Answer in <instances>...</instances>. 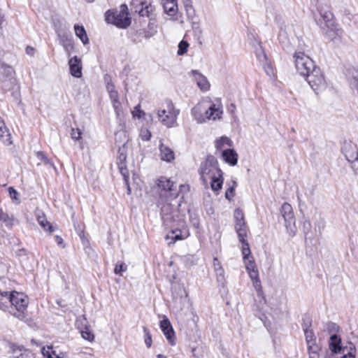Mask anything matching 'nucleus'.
Returning <instances> with one entry per match:
<instances>
[{"label":"nucleus","mask_w":358,"mask_h":358,"mask_svg":"<svg viewBox=\"0 0 358 358\" xmlns=\"http://www.w3.org/2000/svg\"><path fill=\"white\" fill-rule=\"evenodd\" d=\"M38 222L40 224V225L45 229V230H48L50 232H52L53 231V227L51 225V224L48 222L45 219L43 218L42 220L39 219L38 220Z\"/></svg>","instance_id":"obj_42"},{"label":"nucleus","mask_w":358,"mask_h":358,"mask_svg":"<svg viewBox=\"0 0 358 358\" xmlns=\"http://www.w3.org/2000/svg\"><path fill=\"white\" fill-rule=\"evenodd\" d=\"M246 224L245 222V220H239L236 221L235 223V230H238L239 229L246 228Z\"/></svg>","instance_id":"obj_54"},{"label":"nucleus","mask_w":358,"mask_h":358,"mask_svg":"<svg viewBox=\"0 0 358 358\" xmlns=\"http://www.w3.org/2000/svg\"><path fill=\"white\" fill-rule=\"evenodd\" d=\"M109 94L110 99L113 103V108L115 110V114L117 117H119L122 112L121 103L118 99V92L117 91L112 92Z\"/></svg>","instance_id":"obj_25"},{"label":"nucleus","mask_w":358,"mask_h":358,"mask_svg":"<svg viewBox=\"0 0 358 358\" xmlns=\"http://www.w3.org/2000/svg\"><path fill=\"white\" fill-rule=\"evenodd\" d=\"M224 145L231 146L232 141L227 136H222L216 141V148L217 149H221Z\"/></svg>","instance_id":"obj_35"},{"label":"nucleus","mask_w":358,"mask_h":358,"mask_svg":"<svg viewBox=\"0 0 358 358\" xmlns=\"http://www.w3.org/2000/svg\"><path fill=\"white\" fill-rule=\"evenodd\" d=\"M350 166L354 173L356 176H358V160L355 161L354 163L352 165H350Z\"/></svg>","instance_id":"obj_57"},{"label":"nucleus","mask_w":358,"mask_h":358,"mask_svg":"<svg viewBox=\"0 0 358 358\" xmlns=\"http://www.w3.org/2000/svg\"><path fill=\"white\" fill-rule=\"evenodd\" d=\"M189 185H180L179 186V190L178 191V194L180 192H188L189 191Z\"/></svg>","instance_id":"obj_61"},{"label":"nucleus","mask_w":358,"mask_h":358,"mask_svg":"<svg viewBox=\"0 0 358 358\" xmlns=\"http://www.w3.org/2000/svg\"><path fill=\"white\" fill-rule=\"evenodd\" d=\"M294 57L296 71L303 77L317 67L312 59L302 52H295Z\"/></svg>","instance_id":"obj_8"},{"label":"nucleus","mask_w":358,"mask_h":358,"mask_svg":"<svg viewBox=\"0 0 358 358\" xmlns=\"http://www.w3.org/2000/svg\"><path fill=\"white\" fill-rule=\"evenodd\" d=\"M127 266L124 262H118L115 266L114 273L117 275H122V272L127 271Z\"/></svg>","instance_id":"obj_37"},{"label":"nucleus","mask_w":358,"mask_h":358,"mask_svg":"<svg viewBox=\"0 0 358 358\" xmlns=\"http://www.w3.org/2000/svg\"><path fill=\"white\" fill-rule=\"evenodd\" d=\"M10 348L14 358H35L34 354L23 345L10 343Z\"/></svg>","instance_id":"obj_14"},{"label":"nucleus","mask_w":358,"mask_h":358,"mask_svg":"<svg viewBox=\"0 0 358 358\" xmlns=\"http://www.w3.org/2000/svg\"><path fill=\"white\" fill-rule=\"evenodd\" d=\"M234 196V187H230L225 192V197L227 199H231Z\"/></svg>","instance_id":"obj_53"},{"label":"nucleus","mask_w":358,"mask_h":358,"mask_svg":"<svg viewBox=\"0 0 358 358\" xmlns=\"http://www.w3.org/2000/svg\"><path fill=\"white\" fill-rule=\"evenodd\" d=\"M317 10L320 13L319 25L324 34L331 39L338 34L339 29L331 7L327 3H319Z\"/></svg>","instance_id":"obj_1"},{"label":"nucleus","mask_w":358,"mask_h":358,"mask_svg":"<svg viewBox=\"0 0 358 358\" xmlns=\"http://www.w3.org/2000/svg\"><path fill=\"white\" fill-rule=\"evenodd\" d=\"M8 219V214L4 213L2 210H0V221L6 222Z\"/></svg>","instance_id":"obj_60"},{"label":"nucleus","mask_w":358,"mask_h":358,"mask_svg":"<svg viewBox=\"0 0 358 358\" xmlns=\"http://www.w3.org/2000/svg\"><path fill=\"white\" fill-rule=\"evenodd\" d=\"M308 353H312L313 355H318V352L320 351V347L316 344V343H310L308 344Z\"/></svg>","instance_id":"obj_44"},{"label":"nucleus","mask_w":358,"mask_h":358,"mask_svg":"<svg viewBox=\"0 0 358 358\" xmlns=\"http://www.w3.org/2000/svg\"><path fill=\"white\" fill-rule=\"evenodd\" d=\"M342 152L346 160L352 165L358 160V148L356 144L351 141H345L342 147Z\"/></svg>","instance_id":"obj_12"},{"label":"nucleus","mask_w":358,"mask_h":358,"mask_svg":"<svg viewBox=\"0 0 358 358\" xmlns=\"http://www.w3.org/2000/svg\"><path fill=\"white\" fill-rule=\"evenodd\" d=\"M341 343V339L338 335L333 334L330 336L329 348L332 352L337 353L342 351Z\"/></svg>","instance_id":"obj_24"},{"label":"nucleus","mask_w":358,"mask_h":358,"mask_svg":"<svg viewBox=\"0 0 358 358\" xmlns=\"http://www.w3.org/2000/svg\"><path fill=\"white\" fill-rule=\"evenodd\" d=\"M191 222L195 228H198L199 227V222L197 218H193L191 217Z\"/></svg>","instance_id":"obj_63"},{"label":"nucleus","mask_w":358,"mask_h":358,"mask_svg":"<svg viewBox=\"0 0 358 358\" xmlns=\"http://www.w3.org/2000/svg\"><path fill=\"white\" fill-rule=\"evenodd\" d=\"M347 76L351 87L358 92V69L350 68L348 69Z\"/></svg>","instance_id":"obj_21"},{"label":"nucleus","mask_w":358,"mask_h":358,"mask_svg":"<svg viewBox=\"0 0 358 358\" xmlns=\"http://www.w3.org/2000/svg\"><path fill=\"white\" fill-rule=\"evenodd\" d=\"M188 46H189V44L187 41H180L178 44V54L179 55H184L187 52Z\"/></svg>","instance_id":"obj_40"},{"label":"nucleus","mask_w":358,"mask_h":358,"mask_svg":"<svg viewBox=\"0 0 358 358\" xmlns=\"http://www.w3.org/2000/svg\"><path fill=\"white\" fill-rule=\"evenodd\" d=\"M180 110L174 106L171 101H168L163 108H159L157 111L159 121L168 128H171L177 125V117Z\"/></svg>","instance_id":"obj_5"},{"label":"nucleus","mask_w":358,"mask_h":358,"mask_svg":"<svg viewBox=\"0 0 358 358\" xmlns=\"http://www.w3.org/2000/svg\"><path fill=\"white\" fill-rule=\"evenodd\" d=\"M144 113L142 110H140L139 106L135 107V110L133 112L134 116H136L138 118L141 117V114Z\"/></svg>","instance_id":"obj_58"},{"label":"nucleus","mask_w":358,"mask_h":358,"mask_svg":"<svg viewBox=\"0 0 358 358\" xmlns=\"http://www.w3.org/2000/svg\"><path fill=\"white\" fill-rule=\"evenodd\" d=\"M161 217L164 226L167 229H178L183 224V216L180 215L178 209L173 208L170 203H165L161 208Z\"/></svg>","instance_id":"obj_4"},{"label":"nucleus","mask_w":358,"mask_h":358,"mask_svg":"<svg viewBox=\"0 0 358 358\" xmlns=\"http://www.w3.org/2000/svg\"><path fill=\"white\" fill-rule=\"evenodd\" d=\"M224 160L231 166H235L238 162V154L234 149H227L222 152Z\"/></svg>","instance_id":"obj_18"},{"label":"nucleus","mask_w":358,"mask_h":358,"mask_svg":"<svg viewBox=\"0 0 358 358\" xmlns=\"http://www.w3.org/2000/svg\"><path fill=\"white\" fill-rule=\"evenodd\" d=\"M74 30L75 34L76 36H78L81 41L83 43V44H87L89 43V38L87 37L86 31L83 26H80L78 24L74 25Z\"/></svg>","instance_id":"obj_27"},{"label":"nucleus","mask_w":358,"mask_h":358,"mask_svg":"<svg viewBox=\"0 0 358 358\" xmlns=\"http://www.w3.org/2000/svg\"><path fill=\"white\" fill-rule=\"evenodd\" d=\"M248 273L252 281L259 280V272L257 268L248 271Z\"/></svg>","instance_id":"obj_46"},{"label":"nucleus","mask_w":358,"mask_h":358,"mask_svg":"<svg viewBox=\"0 0 358 358\" xmlns=\"http://www.w3.org/2000/svg\"><path fill=\"white\" fill-rule=\"evenodd\" d=\"M157 185L161 190V196L167 197L169 199H176L178 196V192L174 188L175 182L169 179L161 177L158 180Z\"/></svg>","instance_id":"obj_11"},{"label":"nucleus","mask_w":358,"mask_h":358,"mask_svg":"<svg viewBox=\"0 0 358 358\" xmlns=\"http://www.w3.org/2000/svg\"><path fill=\"white\" fill-rule=\"evenodd\" d=\"M222 112L220 103H211L208 106H205L204 103H199L192 109V116L200 124L206 120L220 119Z\"/></svg>","instance_id":"obj_3"},{"label":"nucleus","mask_w":358,"mask_h":358,"mask_svg":"<svg viewBox=\"0 0 358 358\" xmlns=\"http://www.w3.org/2000/svg\"><path fill=\"white\" fill-rule=\"evenodd\" d=\"M8 192H9L10 196L12 199L18 200V198H17L18 193L13 187H10L8 188Z\"/></svg>","instance_id":"obj_52"},{"label":"nucleus","mask_w":358,"mask_h":358,"mask_svg":"<svg viewBox=\"0 0 358 358\" xmlns=\"http://www.w3.org/2000/svg\"><path fill=\"white\" fill-rule=\"evenodd\" d=\"M241 243L243 245L242 248H241V252H242L243 259L250 258L251 257L250 256L251 252H250V249L249 244H248V241H246L244 242H241Z\"/></svg>","instance_id":"obj_36"},{"label":"nucleus","mask_w":358,"mask_h":358,"mask_svg":"<svg viewBox=\"0 0 358 358\" xmlns=\"http://www.w3.org/2000/svg\"><path fill=\"white\" fill-rule=\"evenodd\" d=\"M236 231L238 235V240L241 243L247 241L246 240L247 233H248L247 227L243 228V229H239L238 230H236Z\"/></svg>","instance_id":"obj_39"},{"label":"nucleus","mask_w":358,"mask_h":358,"mask_svg":"<svg viewBox=\"0 0 358 358\" xmlns=\"http://www.w3.org/2000/svg\"><path fill=\"white\" fill-rule=\"evenodd\" d=\"M165 12L171 16H173L177 11V3L175 0H162Z\"/></svg>","instance_id":"obj_23"},{"label":"nucleus","mask_w":358,"mask_h":358,"mask_svg":"<svg viewBox=\"0 0 358 358\" xmlns=\"http://www.w3.org/2000/svg\"><path fill=\"white\" fill-rule=\"evenodd\" d=\"M280 213L284 218L287 233L291 236L296 234V220L292 206L288 203H284L281 206Z\"/></svg>","instance_id":"obj_10"},{"label":"nucleus","mask_w":358,"mask_h":358,"mask_svg":"<svg viewBox=\"0 0 358 358\" xmlns=\"http://www.w3.org/2000/svg\"><path fill=\"white\" fill-rule=\"evenodd\" d=\"M13 74L14 70L10 66L0 62V78L2 80L10 79Z\"/></svg>","instance_id":"obj_22"},{"label":"nucleus","mask_w":358,"mask_h":358,"mask_svg":"<svg viewBox=\"0 0 358 358\" xmlns=\"http://www.w3.org/2000/svg\"><path fill=\"white\" fill-rule=\"evenodd\" d=\"M209 180H211L210 186L213 191H219L222 188L223 183L222 173L215 176H213V178Z\"/></svg>","instance_id":"obj_28"},{"label":"nucleus","mask_w":358,"mask_h":358,"mask_svg":"<svg viewBox=\"0 0 358 358\" xmlns=\"http://www.w3.org/2000/svg\"><path fill=\"white\" fill-rule=\"evenodd\" d=\"M214 266L215 267V270L217 271V273L220 275H222L223 273V269L220 266V263L218 262L217 259H214Z\"/></svg>","instance_id":"obj_55"},{"label":"nucleus","mask_w":358,"mask_h":358,"mask_svg":"<svg viewBox=\"0 0 358 358\" xmlns=\"http://www.w3.org/2000/svg\"><path fill=\"white\" fill-rule=\"evenodd\" d=\"M50 350H51V352L47 351L45 353H43L45 355H47L48 358H61L59 355L55 354V352L52 350V348H50Z\"/></svg>","instance_id":"obj_56"},{"label":"nucleus","mask_w":358,"mask_h":358,"mask_svg":"<svg viewBox=\"0 0 358 358\" xmlns=\"http://www.w3.org/2000/svg\"><path fill=\"white\" fill-rule=\"evenodd\" d=\"M191 74L201 91H208L210 89V83L207 78L196 70H192Z\"/></svg>","instance_id":"obj_16"},{"label":"nucleus","mask_w":358,"mask_h":358,"mask_svg":"<svg viewBox=\"0 0 358 358\" xmlns=\"http://www.w3.org/2000/svg\"><path fill=\"white\" fill-rule=\"evenodd\" d=\"M71 74L76 78L82 76V62L77 56L71 58L69 61Z\"/></svg>","instance_id":"obj_15"},{"label":"nucleus","mask_w":358,"mask_h":358,"mask_svg":"<svg viewBox=\"0 0 358 358\" xmlns=\"http://www.w3.org/2000/svg\"><path fill=\"white\" fill-rule=\"evenodd\" d=\"M105 17L108 23L113 24L119 28L125 29L131 24V19L128 17L127 6L125 4L121 5L120 11L108 10Z\"/></svg>","instance_id":"obj_6"},{"label":"nucleus","mask_w":358,"mask_h":358,"mask_svg":"<svg viewBox=\"0 0 358 358\" xmlns=\"http://www.w3.org/2000/svg\"><path fill=\"white\" fill-rule=\"evenodd\" d=\"M106 88H107V91H108V93L117 91L115 90V88L114 85L113 83H109V82L107 83Z\"/></svg>","instance_id":"obj_59"},{"label":"nucleus","mask_w":358,"mask_h":358,"mask_svg":"<svg viewBox=\"0 0 358 358\" xmlns=\"http://www.w3.org/2000/svg\"><path fill=\"white\" fill-rule=\"evenodd\" d=\"M310 325V322H308V323L304 324L303 327L307 345L316 343V338L315 336L314 332L312 329H309Z\"/></svg>","instance_id":"obj_26"},{"label":"nucleus","mask_w":358,"mask_h":358,"mask_svg":"<svg viewBox=\"0 0 358 358\" xmlns=\"http://www.w3.org/2000/svg\"><path fill=\"white\" fill-rule=\"evenodd\" d=\"M301 223L302 224V230L303 234L307 235L311 230L310 221L305 216H303Z\"/></svg>","instance_id":"obj_33"},{"label":"nucleus","mask_w":358,"mask_h":358,"mask_svg":"<svg viewBox=\"0 0 358 358\" xmlns=\"http://www.w3.org/2000/svg\"><path fill=\"white\" fill-rule=\"evenodd\" d=\"M140 137L143 141H149L151 138V133L148 129H141L140 131Z\"/></svg>","instance_id":"obj_43"},{"label":"nucleus","mask_w":358,"mask_h":358,"mask_svg":"<svg viewBox=\"0 0 358 358\" xmlns=\"http://www.w3.org/2000/svg\"><path fill=\"white\" fill-rule=\"evenodd\" d=\"M0 141L6 145H10V134L8 131L3 120L0 117Z\"/></svg>","instance_id":"obj_19"},{"label":"nucleus","mask_w":358,"mask_h":358,"mask_svg":"<svg viewBox=\"0 0 358 358\" xmlns=\"http://www.w3.org/2000/svg\"><path fill=\"white\" fill-rule=\"evenodd\" d=\"M255 55L259 62L262 64H267V56L261 45V43H258V47L255 50Z\"/></svg>","instance_id":"obj_29"},{"label":"nucleus","mask_w":358,"mask_h":358,"mask_svg":"<svg viewBox=\"0 0 358 358\" xmlns=\"http://www.w3.org/2000/svg\"><path fill=\"white\" fill-rule=\"evenodd\" d=\"M71 136L73 139L78 141L81 138V131L79 129L72 128Z\"/></svg>","instance_id":"obj_47"},{"label":"nucleus","mask_w":358,"mask_h":358,"mask_svg":"<svg viewBox=\"0 0 358 358\" xmlns=\"http://www.w3.org/2000/svg\"><path fill=\"white\" fill-rule=\"evenodd\" d=\"M55 240L58 245L62 246V248H64V245H63V239L59 236H55Z\"/></svg>","instance_id":"obj_62"},{"label":"nucleus","mask_w":358,"mask_h":358,"mask_svg":"<svg viewBox=\"0 0 358 358\" xmlns=\"http://www.w3.org/2000/svg\"><path fill=\"white\" fill-rule=\"evenodd\" d=\"M253 286L257 291V296L260 299L259 303H266V299L264 295V292L262 290V287L261 285L260 280H257L255 281H252Z\"/></svg>","instance_id":"obj_30"},{"label":"nucleus","mask_w":358,"mask_h":358,"mask_svg":"<svg viewBox=\"0 0 358 358\" xmlns=\"http://www.w3.org/2000/svg\"><path fill=\"white\" fill-rule=\"evenodd\" d=\"M81 335L84 339L87 340L89 341H91L94 339V335L87 329L82 331Z\"/></svg>","instance_id":"obj_48"},{"label":"nucleus","mask_w":358,"mask_h":358,"mask_svg":"<svg viewBox=\"0 0 358 358\" xmlns=\"http://www.w3.org/2000/svg\"><path fill=\"white\" fill-rule=\"evenodd\" d=\"M243 261L247 271L256 268L255 262L252 257H250L248 259H244Z\"/></svg>","instance_id":"obj_38"},{"label":"nucleus","mask_w":358,"mask_h":358,"mask_svg":"<svg viewBox=\"0 0 358 358\" xmlns=\"http://www.w3.org/2000/svg\"><path fill=\"white\" fill-rule=\"evenodd\" d=\"M118 166H119L120 173L123 176V178L125 180V182L127 183L128 179H129V172H128L127 169L126 168V165L124 164V165H118Z\"/></svg>","instance_id":"obj_45"},{"label":"nucleus","mask_w":358,"mask_h":358,"mask_svg":"<svg viewBox=\"0 0 358 358\" xmlns=\"http://www.w3.org/2000/svg\"><path fill=\"white\" fill-rule=\"evenodd\" d=\"M152 11V6L151 4L142 3V8L138 11L139 15L143 17H149L150 13Z\"/></svg>","instance_id":"obj_34"},{"label":"nucleus","mask_w":358,"mask_h":358,"mask_svg":"<svg viewBox=\"0 0 358 358\" xmlns=\"http://www.w3.org/2000/svg\"><path fill=\"white\" fill-rule=\"evenodd\" d=\"M57 36L64 48L66 52L71 50L73 48V37L71 35L66 34H61L57 32Z\"/></svg>","instance_id":"obj_20"},{"label":"nucleus","mask_w":358,"mask_h":358,"mask_svg":"<svg viewBox=\"0 0 358 358\" xmlns=\"http://www.w3.org/2000/svg\"><path fill=\"white\" fill-rule=\"evenodd\" d=\"M305 78L312 90L316 94L324 91L327 86L324 74L318 66L313 69Z\"/></svg>","instance_id":"obj_9"},{"label":"nucleus","mask_w":358,"mask_h":358,"mask_svg":"<svg viewBox=\"0 0 358 358\" xmlns=\"http://www.w3.org/2000/svg\"><path fill=\"white\" fill-rule=\"evenodd\" d=\"M26 52H27V55H33L34 52V49L33 48H31V47L28 46L26 48Z\"/></svg>","instance_id":"obj_64"},{"label":"nucleus","mask_w":358,"mask_h":358,"mask_svg":"<svg viewBox=\"0 0 358 358\" xmlns=\"http://www.w3.org/2000/svg\"><path fill=\"white\" fill-rule=\"evenodd\" d=\"M343 351V355L341 358H355V348H350V351L348 352L347 354L344 353V350Z\"/></svg>","instance_id":"obj_50"},{"label":"nucleus","mask_w":358,"mask_h":358,"mask_svg":"<svg viewBox=\"0 0 358 358\" xmlns=\"http://www.w3.org/2000/svg\"><path fill=\"white\" fill-rule=\"evenodd\" d=\"M160 158L162 160L171 162L174 159L175 155L173 150L161 142L159 144Z\"/></svg>","instance_id":"obj_17"},{"label":"nucleus","mask_w":358,"mask_h":358,"mask_svg":"<svg viewBox=\"0 0 358 358\" xmlns=\"http://www.w3.org/2000/svg\"><path fill=\"white\" fill-rule=\"evenodd\" d=\"M0 296L6 299V303H10V307L8 310L10 314L22 320L25 318V310L28 306L27 296L22 293L8 292H0Z\"/></svg>","instance_id":"obj_2"},{"label":"nucleus","mask_w":358,"mask_h":358,"mask_svg":"<svg viewBox=\"0 0 358 358\" xmlns=\"http://www.w3.org/2000/svg\"><path fill=\"white\" fill-rule=\"evenodd\" d=\"M222 171L218 167L217 159L213 156H208L206 161L201 164L199 174L201 180L204 185L208 184V180L213 176L218 175Z\"/></svg>","instance_id":"obj_7"},{"label":"nucleus","mask_w":358,"mask_h":358,"mask_svg":"<svg viewBox=\"0 0 358 358\" xmlns=\"http://www.w3.org/2000/svg\"><path fill=\"white\" fill-rule=\"evenodd\" d=\"M160 328L166 338L171 345L176 344V336L173 327L166 317L160 322Z\"/></svg>","instance_id":"obj_13"},{"label":"nucleus","mask_w":358,"mask_h":358,"mask_svg":"<svg viewBox=\"0 0 358 358\" xmlns=\"http://www.w3.org/2000/svg\"><path fill=\"white\" fill-rule=\"evenodd\" d=\"M120 155L118 156L117 160H118V165H124L125 164V161L127 159V155L121 152V150H119Z\"/></svg>","instance_id":"obj_51"},{"label":"nucleus","mask_w":358,"mask_h":358,"mask_svg":"<svg viewBox=\"0 0 358 358\" xmlns=\"http://www.w3.org/2000/svg\"><path fill=\"white\" fill-rule=\"evenodd\" d=\"M234 218L236 222L239 220H244V215L240 209H236L234 211Z\"/></svg>","instance_id":"obj_49"},{"label":"nucleus","mask_w":358,"mask_h":358,"mask_svg":"<svg viewBox=\"0 0 358 358\" xmlns=\"http://www.w3.org/2000/svg\"><path fill=\"white\" fill-rule=\"evenodd\" d=\"M36 157L40 161L44 162L45 164L49 165L50 166L52 167L55 170H56L55 164L45 156L43 152H37Z\"/></svg>","instance_id":"obj_32"},{"label":"nucleus","mask_w":358,"mask_h":358,"mask_svg":"<svg viewBox=\"0 0 358 358\" xmlns=\"http://www.w3.org/2000/svg\"><path fill=\"white\" fill-rule=\"evenodd\" d=\"M152 35L153 34L150 33L149 31L145 29H140L137 31L135 35L134 36L133 41L134 42H139L141 41V38H150L152 36Z\"/></svg>","instance_id":"obj_31"},{"label":"nucleus","mask_w":358,"mask_h":358,"mask_svg":"<svg viewBox=\"0 0 358 358\" xmlns=\"http://www.w3.org/2000/svg\"><path fill=\"white\" fill-rule=\"evenodd\" d=\"M144 331V337H145V343L148 348L151 347L152 345V338L150 331L146 328L143 327Z\"/></svg>","instance_id":"obj_41"}]
</instances>
